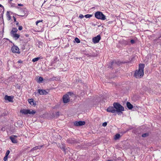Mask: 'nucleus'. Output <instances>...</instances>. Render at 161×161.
Instances as JSON below:
<instances>
[{
  "label": "nucleus",
  "instance_id": "1",
  "mask_svg": "<svg viewBox=\"0 0 161 161\" xmlns=\"http://www.w3.org/2000/svg\"><path fill=\"white\" fill-rule=\"evenodd\" d=\"M144 64H139L138 69L136 70L134 74V76L136 78H140L143 76L144 75Z\"/></svg>",
  "mask_w": 161,
  "mask_h": 161
},
{
  "label": "nucleus",
  "instance_id": "2",
  "mask_svg": "<svg viewBox=\"0 0 161 161\" xmlns=\"http://www.w3.org/2000/svg\"><path fill=\"white\" fill-rule=\"evenodd\" d=\"M18 31V29L15 28H13L10 32V34L11 36L15 40H17L20 37V35L16 33Z\"/></svg>",
  "mask_w": 161,
  "mask_h": 161
},
{
  "label": "nucleus",
  "instance_id": "3",
  "mask_svg": "<svg viewBox=\"0 0 161 161\" xmlns=\"http://www.w3.org/2000/svg\"><path fill=\"white\" fill-rule=\"evenodd\" d=\"M95 17L97 19L104 20L106 19V16L100 11H97L95 14Z\"/></svg>",
  "mask_w": 161,
  "mask_h": 161
},
{
  "label": "nucleus",
  "instance_id": "4",
  "mask_svg": "<svg viewBox=\"0 0 161 161\" xmlns=\"http://www.w3.org/2000/svg\"><path fill=\"white\" fill-rule=\"evenodd\" d=\"M20 112L21 113L25 115H26L28 114H29L30 115H33L35 114L36 113V112L34 110L25 109L20 110Z\"/></svg>",
  "mask_w": 161,
  "mask_h": 161
},
{
  "label": "nucleus",
  "instance_id": "5",
  "mask_svg": "<svg viewBox=\"0 0 161 161\" xmlns=\"http://www.w3.org/2000/svg\"><path fill=\"white\" fill-rule=\"evenodd\" d=\"M114 108L116 109V111L118 113L121 112L124 110V108L120 104L118 103H114L113 104Z\"/></svg>",
  "mask_w": 161,
  "mask_h": 161
},
{
  "label": "nucleus",
  "instance_id": "6",
  "mask_svg": "<svg viewBox=\"0 0 161 161\" xmlns=\"http://www.w3.org/2000/svg\"><path fill=\"white\" fill-rule=\"evenodd\" d=\"M101 39V37L100 35H97V36L95 37L92 38V42L95 43L99 42Z\"/></svg>",
  "mask_w": 161,
  "mask_h": 161
},
{
  "label": "nucleus",
  "instance_id": "7",
  "mask_svg": "<svg viewBox=\"0 0 161 161\" xmlns=\"http://www.w3.org/2000/svg\"><path fill=\"white\" fill-rule=\"evenodd\" d=\"M85 124V122L83 121H75L74 122V125L77 126H82Z\"/></svg>",
  "mask_w": 161,
  "mask_h": 161
},
{
  "label": "nucleus",
  "instance_id": "8",
  "mask_svg": "<svg viewBox=\"0 0 161 161\" xmlns=\"http://www.w3.org/2000/svg\"><path fill=\"white\" fill-rule=\"evenodd\" d=\"M69 96L68 95L66 94L63 97V101L64 103H67L69 101Z\"/></svg>",
  "mask_w": 161,
  "mask_h": 161
},
{
  "label": "nucleus",
  "instance_id": "9",
  "mask_svg": "<svg viewBox=\"0 0 161 161\" xmlns=\"http://www.w3.org/2000/svg\"><path fill=\"white\" fill-rule=\"evenodd\" d=\"M11 50L13 53H18L19 52V49L17 46H14L12 47Z\"/></svg>",
  "mask_w": 161,
  "mask_h": 161
},
{
  "label": "nucleus",
  "instance_id": "10",
  "mask_svg": "<svg viewBox=\"0 0 161 161\" xmlns=\"http://www.w3.org/2000/svg\"><path fill=\"white\" fill-rule=\"evenodd\" d=\"M107 111L108 112H111L112 113H114L116 112L115 110L114 109V107H108L107 109Z\"/></svg>",
  "mask_w": 161,
  "mask_h": 161
},
{
  "label": "nucleus",
  "instance_id": "11",
  "mask_svg": "<svg viewBox=\"0 0 161 161\" xmlns=\"http://www.w3.org/2000/svg\"><path fill=\"white\" fill-rule=\"evenodd\" d=\"M38 92L40 95H46L47 94V92L44 90L38 89Z\"/></svg>",
  "mask_w": 161,
  "mask_h": 161
},
{
  "label": "nucleus",
  "instance_id": "12",
  "mask_svg": "<svg viewBox=\"0 0 161 161\" xmlns=\"http://www.w3.org/2000/svg\"><path fill=\"white\" fill-rule=\"evenodd\" d=\"M4 99L5 100H8L9 102H12L13 97L11 96L6 95L4 97Z\"/></svg>",
  "mask_w": 161,
  "mask_h": 161
},
{
  "label": "nucleus",
  "instance_id": "13",
  "mask_svg": "<svg viewBox=\"0 0 161 161\" xmlns=\"http://www.w3.org/2000/svg\"><path fill=\"white\" fill-rule=\"evenodd\" d=\"M17 137L16 136H11L10 137V139L11 140L12 142L14 143H16L17 142V140L16 137Z\"/></svg>",
  "mask_w": 161,
  "mask_h": 161
},
{
  "label": "nucleus",
  "instance_id": "14",
  "mask_svg": "<svg viewBox=\"0 0 161 161\" xmlns=\"http://www.w3.org/2000/svg\"><path fill=\"white\" fill-rule=\"evenodd\" d=\"M43 145L41 146H36L33 148H32L31 150V151H33L34 150H35L38 149H40L42 147H43Z\"/></svg>",
  "mask_w": 161,
  "mask_h": 161
},
{
  "label": "nucleus",
  "instance_id": "15",
  "mask_svg": "<svg viewBox=\"0 0 161 161\" xmlns=\"http://www.w3.org/2000/svg\"><path fill=\"white\" fill-rule=\"evenodd\" d=\"M126 105L127 108L130 109H132L133 108L132 105L129 102H127Z\"/></svg>",
  "mask_w": 161,
  "mask_h": 161
},
{
  "label": "nucleus",
  "instance_id": "16",
  "mask_svg": "<svg viewBox=\"0 0 161 161\" xmlns=\"http://www.w3.org/2000/svg\"><path fill=\"white\" fill-rule=\"evenodd\" d=\"M29 103L32 105H35V103L33 101V100L32 99H30L28 100Z\"/></svg>",
  "mask_w": 161,
  "mask_h": 161
},
{
  "label": "nucleus",
  "instance_id": "17",
  "mask_svg": "<svg viewBox=\"0 0 161 161\" xmlns=\"http://www.w3.org/2000/svg\"><path fill=\"white\" fill-rule=\"evenodd\" d=\"M6 16L8 20H10L11 19V16L9 11H7L6 14Z\"/></svg>",
  "mask_w": 161,
  "mask_h": 161
},
{
  "label": "nucleus",
  "instance_id": "18",
  "mask_svg": "<svg viewBox=\"0 0 161 161\" xmlns=\"http://www.w3.org/2000/svg\"><path fill=\"white\" fill-rule=\"evenodd\" d=\"M120 137V136L119 134H117L115 135L114 139L115 140H117Z\"/></svg>",
  "mask_w": 161,
  "mask_h": 161
},
{
  "label": "nucleus",
  "instance_id": "19",
  "mask_svg": "<svg viewBox=\"0 0 161 161\" xmlns=\"http://www.w3.org/2000/svg\"><path fill=\"white\" fill-rule=\"evenodd\" d=\"M40 58L39 57L35 58L33 59L32 61L33 62H35L38 61L40 59Z\"/></svg>",
  "mask_w": 161,
  "mask_h": 161
},
{
  "label": "nucleus",
  "instance_id": "20",
  "mask_svg": "<svg viewBox=\"0 0 161 161\" xmlns=\"http://www.w3.org/2000/svg\"><path fill=\"white\" fill-rule=\"evenodd\" d=\"M68 142L69 143H74V141L72 140V139L71 138H69L68 140Z\"/></svg>",
  "mask_w": 161,
  "mask_h": 161
},
{
  "label": "nucleus",
  "instance_id": "21",
  "mask_svg": "<svg viewBox=\"0 0 161 161\" xmlns=\"http://www.w3.org/2000/svg\"><path fill=\"white\" fill-rule=\"evenodd\" d=\"M75 41L77 43H79L80 42V40L77 37L75 38Z\"/></svg>",
  "mask_w": 161,
  "mask_h": 161
},
{
  "label": "nucleus",
  "instance_id": "22",
  "mask_svg": "<svg viewBox=\"0 0 161 161\" xmlns=\"http://www.w3.org/2000/svg\"><path fill=\"white\" fill-rule=\"evenodd\" d=\"M43 80V78H42V77H39V79H38V81H37V82H42V81Z\"/></svg>",
  "mask_w": 161,
  "mask_h": 161
},
{
  "label": "nucleus",
  "instance_id": "23",
  "mask_svg": "<svg viewBox=\"0 0 161 161\" xmlns=\"http://www.w3.org/2000/svg\"><path fill=\"white\" fill-rule=\"evenodd\" d=\"M92 16V15L89 14H87L86 15H85L84 16L86 18H90Z\"/></svg>",
  "mask_w": 161,
  "mask_h": 161
},
{
  "label": "nucleus",
  "instance_id": "24",
  "mask_svg": "<svg viewBox=\"0 0 161 161\" xmlns=\"http://www.w3.org/2000/svg\"><path fill=\"white\" fill-rule=\"evenodd\" d=\"M148 135V133H145L143 134L142 135V136L143 137H145L147 136Z\"/></svg>",
  "mask_w": 161,
  "mask_h": 161
},
{
  "label": "nucleus",
  "instance_id": "25",
  "mask_svg": "<svg viewBox=\"0 0 161 161\" xmlns=\"http://www.w3.org/2000/svg\"><path fill=\"white\" fill-rule=\"evenodd\" d=\"M42 21H43V20H42L37 21L36 22V25H38V24L39 23H41V22H42Z\"/></svg>",
  "mask_w": 161,
  "mask_h": 161
},
{
  "label": "nucleus",
  "instance_id": "26",
  "mask_svg": "<svg viewBox=\"0 0 161 161\" xmlns=\"http://www.w3.org/2000/svg\"><path fill=\"white\" fill-rule=\"evenodd\" d=\"M25 12H26V11H24L22 14H20V15H18L21 16H24L25 15Z\"/></svg>",
  "mask_w": 161,
  "mask_h": 161
},
{
  "label": "nucleus",
  "instance_id": "27",
  "mask_svg": "<svg viewBox=\"0 0 161 161\" xmlns=\"http://www.w3.org/2000/svg\"><path fill=\"white\" fill-rule=\"evenodd\" d=\"M9 153H10V151L9 150H7L6 151V153H5V156H8L9 155Z\"/></svg>",
  "mask_w": 161,
  "mask_h": 161
},
{
  "label": "nucleus",
  "instance_id": "28",
  "mask_svg": "<svg viewBox=\"0 0 161 161\" xmlns=\"http://www.w3.org/2000/svg\"><path fill=\"white\" fill-rule=\"evenodd\" d=\"M8 159V156H5L3 158L4 161H6Z\"/></svg>",
  "mask_w": 161,
  "mask_h": 161
},
{
  "label": "nucleus",
  "instance_id": "29",
  "mask_svg": "<svg viewBox=\"0 0 161 161\" xmlns=\"http://www.w3.org/2000/svg\"><path fill=\"white\" fill-rule=\"evenodd\" d=\"M23 29V27L21 26H19V27L18 29L19 31Z\"/></svg>",
  "mask_w": 161,
  "mask_h": 161
},
{
  "label": "nucleus",
  "instance_id": "30",
  "mask_svg": "<svg viewBox=\"0 0 161 161\" xmlns=\"http://www.w3.org/2000/svg\"><path fill=\"white\" fill-rule=\"evenodd\" d=\"M107 125V123L106 122H104L103 123V125H102L104 127L106 126Z\"/></svg>",
  "mask_w": 161,
  "mask_h": 161
},
{
  "label": "nucleus",
  "instance_id": "31",
  "mask_svg": "<svg viewBox=\"0 0 161 161\" xmlns=\"http://www.w3.org/2000/svg\"><path fill=\"white\" fill-rule=\"evenodd\" d=\"M84 17V16L82 14H80L79 15V17L80 18V19H82Z\"/></svg>",
  "mask_w": 161,
  "mask_h": 161
},
{
  "label": "nucleus",
  "instance_id": "32",
  "mask_svg": "<svg viewBox=\"0 0 161 161\" xmlns=\"http://www.w3.org/2000/svg\"><path fill=\"white\" fill-rule=\"evenodd\" d=\"M130 42L132 44H133L135 43V41L134 40L132 39L130 40Z\"/></svg>",
  "mask_w": 161,
  "mask_h": 161
},
{
  "label": "nucleus",
  "instance_id": "33",
  "mask_svg": "<svg viewBox=\"0 0 161 161\" xmlns=\"http://www.w3.org/2000/svg\"><path fill=\"white\" fill-rule=\"evenodd\" d=\"M18 6H23V5L22 4L19 3L18 4Z\"/></svg>",
  "mask_w": 161,
  "mask_h": 161
},
{
  "label": "nucleus",
  "instance_id": "34",
  "mask_svg": "<svg viewBox=\"0 0 161 161\" xmlns=\"http://www.w3.org/2000/svg\"><path fill=\"white\" fill-rule=\"evenodd\" d=\"M13 18H14V21L15 22L17 21H16V19L15 18V17H14V16H13Z\"/></svg>",
  "mask_w": 161,
  "mask_h": 161
},
{
  "label": "nucleus",
  "instance_id": "35",
  "mask_svg": "<svg viewBox=\"0 0 161 161\" xmlns=\"http://www.w3.org/2000/svg\"><path fill=\"white\" fill-rule=\"evenodd\" d=\"M15 22H16V25H18L19 24V22H17V21H16Z\"/></svg>",
  "mask_w": 161,
  "mask_h": 161
},
{
  "label": "nucleus",
  "instance_id": "36",
  "mask_svg": "<svg viewBox=\"0 0 161 161\" xmlns=\"http://www.w3.org/2000/svg\"><path fill=\"white\" fill-rule=\"evenodd\" d=\"M18 63H22V61L21 60H19V61H18Z\"/></svg>",
  "mask_w": 161,
  "mask_h": 161
},
{
  "label": "nucleus",
  "instance_id": "37",
  "mask_svg": "<svg viewBox=\"0 0 161 161\" xmlns=\"http://www.w3.org/2000/svg\"><path fill=\"white\" fill-rule=\"evenodd\" d=\"M0 7H1L3 8H4V7L1 4H0Z\"/></svg>",
  "mask_w": 161,
  "mask_h": 161
},
{
  "label": "nucleus",
  "instance_id": "38",
  "mask_svg": "<svg viewBox=\"0 0 161 161\" xmlns=\"http://www.w3.org/2000/svg\"><path fill=\"white\" fill-rule=\"evenodd\" d=\"M5 130V129L4 128H2V129H1V130H3V131L4 130Z\"/></svg>",
  "mask_w": 161,
  "mask_h": 161
},
{
  "label": "nucleus",
  "instance_id": "39",
  "mask_svg": "<svg viewBox=\"0 0 161 161\" xmlns=\"http://www.w3.org/2000/svg\"><path fill=\"white\" fill-rule=\"evenodd\" d=\"M62 149H63V151H64V152H65V148L64 147H62Z\"/></svg>",
  "mask_w": 161,
  "mask_h": 161
},
{
  "label": "nucleus",
  "instance_id": "40",
  "mask_svg": "<svg viewBox=\"0 0 161 161\" xmlns=\"http://www.w3.org/2000/svg\"><path fill=\"white\" fill-rule=\"evenodd\" d=\"M108 161H112L111 160H108Z\"/></svg>",
  "mask_w": 161,
  "mask_h": 161
},
{
  "label": "nucleus",
  "instance_id": "41",
  "mask_svg": "<svg viewBox=\"0 0 161 161\" xmlns=\"http://www.w3.org/2000/svg\"><path fill=\"white\" fill-rule=\"evenodd\" d=\"M1 148H0V151H1Z\"/></svg>",
  "mask_w": 161,
  "mask_h": 161
},
{
  "label": "nucleus",
  "instance_id": "42",
  "mask_svg": "<svg viewBox=\"0 0 161 161\" xmlns=\"http://www.w3.org/2000/svg\"><path fill=\"white\" fill-rule=\"evenodd\" d=\"M56 1H57L58 0H55Z\"/></svg>",
  "mask_w": 161,
  "mask_h": 161
}]
</instances>
